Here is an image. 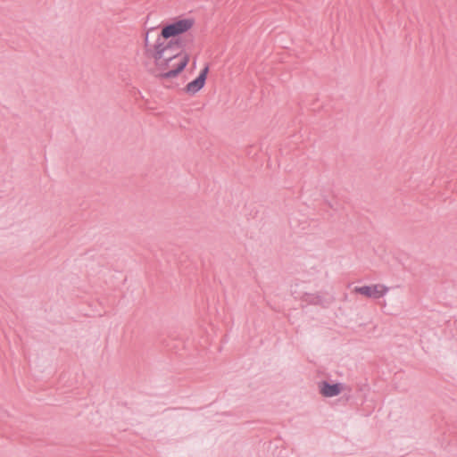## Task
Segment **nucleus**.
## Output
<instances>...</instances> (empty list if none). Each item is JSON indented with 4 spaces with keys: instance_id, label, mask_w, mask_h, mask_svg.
<instances>
[{
    "instance_id": "1",
    "label": "nucleus",
    "mask_w": 457,
    "mask_h": 457,
    "mask_svg": "<svg viewBox=\"0 0 457 457\" xmlns=\"http://www.w3.org/2000/svg\"><path fill=\"white\" fill-rule=\"evenodd\" d=\"M195 25L194 18L178 17L161 27L159 32L149 29L144 36V54L151 62L152 71L163 79H172L183 72L190 55L176 50L175 38L190 32Z\"/></svg>"
},
{
    "instance_id": "2",
    "label": "nucleus",
    "mask_w": 457,
    "mask_h": 457,
    "mask_svg": "<svg viewBox=\"0 0 457 457\" xmlns=\"http://www.w3.org/2000/svg\"><path fill=\"white\" fill-rule=\"evenodd\" d=\"M387 292L388 287L383 284H372L369 286L355 287L353 288V293L374 299L383 297Z\"/></svg>"
},
{
    "instance_id": "3",
    "label": "nucleus",
    "mask_w": 457,
    "mask_h": 457,
    "mask_svg": "<svg viewBox=\"0 0 457 457\" xmlns=\"http://www.w3.org/2000/svg\"><path fill=\"white\" fill-rule=\"evenodd\" d=\"M208 73L209 66L205 65L204 68H202L198 76L185 86L183 89L184 92L188 96H195L205 86Z\"/></svg>"
},
{
    "instance_id": "4",
    "label": "nucleus",
    "mask_w": 457,
    "mask_h": 457,
    "mask_svg": "<svg viewBox=\"0 0 457 457\" xmlns=\"http://www.w3.org/2000/svg\"><path fill=\"white\" fill-rule=\"evenodd\" d=\"M342 390V386L339 384L328 385L323 383L320 386V392L324 396L332 397L337 395Z\"/></svg>"
}]
</instances>
